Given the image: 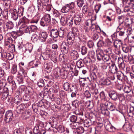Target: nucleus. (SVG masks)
<instances>
[{
	"label": "nucleus",
	"mask_w": 134,
	"mask_h": 134,
	"mask_svg": "<svg viewBox=\"0 0 134 134\" xmlns=\"http://www.w3.org/2000/svg\"><path fill=\"white\" fill-rule=\"evenodd\" d=\"M116 74L117 78L118 80L122 81L124 79V75L121 71H119Z\"/></svg>",
	"instance_id": "21"
},
{
	"label": "nucleus",
	"mask_w": 134,
	"mask_h": 134,
	"mask_svg": "<svg viewBox=\"0 0 134 134\" xmlns=\"http://www.w3.org/2000/svg\"><path fill=\"white\" fill-rule=\"evenodd\" d=\"M17 71V65L16 64H13L12 67V69L11 71L14 74H15Z\"/></svg>",
	"instance_id": "51"
},
{
	"label": "nucleus",
	"mask_w": 134,
	"mask_h": 134,
	"mask_svg": "<svg viewBox=\"0 0 134 134\" xmlns=\"http://www.w3.org/2000/svg\"><path fill=\"white\" fill-rule=\"evenodd\" d=\"M123 6L124 7V10L127 12L134 5V0H121Z\"/></svg>",
	"instance_id": "2"
},
{
	"label": "nucleus",
	"mask_w": 134,
	"mask_h": 134,
	"mask_svg": "<svg viewBox=\"0 0 134 134\" xmlns=\"http://www.w3.org/2000/svg\"><path fill=\"white\" fill-rule=\"evenodd\" d=\"M100 110L102 113L104 115H107L108 113V111L107 108L104 105V104L100 105Z\"/></svg>",
	"instance_id": "19"
},
{
	"label": "nucleus",
	"mask_w": 134,
	"mask_h": 134,
	"mask_svg": "<svg viewBox=\"0 0 134 134\" xmlns=\"http://www.w3.org/2000/svg\"><path fill=\"white\" fill-rule=\"evenodd\" d=\"M83 16V14H81L79 15H77L74 17V21L75 24L77 25H79L81 20Z\"/></svg>",
	"instance_id": "13"
},
{
	"label": "nucleus",
	"mask_w": 134,
	"mask_h": 134,
	"mask_svg": "<svg viewBox=\"0 0 134 134\" xmlns=\"http://www.w3.org/2000/svg\"><path fill=\"white\" fill-rule=\"evenodd\" d=\"M70 121L72 122H75L77 121V117L75 115H72L70 118Z\"/></svg>",
	"instance_id": "44"
},
{
	"label": "nucleus",
	"mask_w": 134,
	"mask_h": 134,
	"mask_svg": "<svg viewBox=\"0 0 134 134\" xmlns=\"http://www.w3.org/2000/svg\"><path fill=\"white\" fill-rule=\"evenodd\" d=\"M39 39L41 41H45L48 36V34L47 32H40L39 34Z\"/></svg>",
	"instance_id": "10"
},
{
	"label": "nucleus",
	"mask_w": 134,
	"mask_h": 134,
	"mask_svg": "<svg viewBox=\"0 0 134 134\" xmlns=\"http://www.w3.org/2000/svg\"><path fill=\"white\" fill-rule=\"evenodd\" d=\"M105 128L107 130L110 132H112L115 130V128L110 124L107 125L105 126Z\"/></svg>",
	"instance_id": "25"
},
{
	"label": "nucleus",
	"mask_w": 134,
	"mask_h": 134,
	"mask_svg": "<svg viewBox=\"0 0 134 134\" xmlns=\"http://www.w3.org/2000/svg\"><path fill=\"white\" fill-rule=\"evenodd\" d=\"M63 86L64 89L65 90L67 91L69 89L70 87V84L67 82H65L63 84Z\"/></svg>",
	"instance_id": "40"
},
{
	"label": "nucleus",
	"mask_w": 134,
	"mask_h": 134,
	"mask_svg": "<svg viewBox=\"0 0 134 134\" xmlns=\"http://www.w3.org/2000/svg\"><path fill=\"white\" fill-rule=\"evenodd\" d=\"M130 21V20H129L128 18H126L124 24L125 26L127 28V32L129 35L131 34L132 32V30L131 28L132 24Z\"/></svg>",
	"instance_id": "7"
},
{
	"label": "nucleus",
	"mask_w": 134,
	"mask_h": 134,
	"mask_svg": "<svg viewBox=\"0 0 134 134\" xmlns=\"http://www.w3.org/2000/svg\"><path fill=\"white\" fill-rule=\"evenodd\" d=\"M71 44L67 43L65 42L63 43L61 45V50L62 52L64 53L67 54L69 51L71 49L72 47Z\"/></svg>",
	"instance_id": "4"
},
{
	"label": "nucleus",
	"mask_w": 134,
	"mask_h": 134,
	"mask_svg": "<svg viewBox=\"0 0 134 134\" xmlns=\"http://www.w3.org/2000/svg\"><path fill=\"white\" fill-rule=\"evenodd\" d=\"M108 95L110 97L114 100L117 99L118 97L117 92L114 90H111L108 92Z\"/></svg>",
	"instance_id": "8"
},
{
	"label": "nucleus",
	"mask_w": 134,
	"mask_h": 134,
	"mask_svg": "<svg viewBox=\"0 0 134 134\" xmlns=\"http://www.w3.org/2000/svg\"><path fill=\"white\" fill-rule=\"evenodd\" d=\"M126 18V16L125 15H122L119 16L118 17V19L119 21H121L122 23H123L124 19Z\"/></svg>",
	"instance_id": "57"
},
{
	"label": "nucleus",
	"mask_w": 134,
	"mask_h": 134,
	"mask_svg": "<svg viewBox=\"0 0 134 134\" xmlns=\"http://www.w3.org/2000/svg\"><path fill=\"white\" fill-rule=\"evenodd\" d=\"M109 66L107 63H105L103 64L101 66V67L103 70L104 71H107V68L108 67H109Z\"/></svg>",
	"instance_id": "48"
},
{
	"label": "nucleus",
	"mask_w": 134,
	"mask_h": 134,
	"mask_svg": "<svg viewBox=\"0 0 134 134\" xmlns=\"http://www.w3.org/2000/svg\"><path fill=\"white\" fill-rule=\"evenodd\" d=\"M38 39H39L38 35V36L36 34L33 35L31 37V40L34 42L37 41Z\"/></svg>",
	"instance_id": "41"
},
{
	"label": "nucleus",
	"mask_w": 134,
	"mask_h": 134,
	"mask_svg": "<svg viewBox=\"0 0 134 134\" xmlns=\"http://www.w3.org/2000/svg\"><path fill=\"white\" fill-rule=\"evenodd\" d=\"M21 96L17 95L14 98V101L17 104H19L21 102Z\"/></svg>",
	"instance_id": "30"
},
{
	"label": "nucleus",
	"mask_w": 134,
	"mask_h": 134,
	"mask_svg": "<svg viewBox=\"0 0 134 134\" xmlns=\"http://www.w3.org/2000/svg\"><path fill=\"white\" fill-rule=\"evenodd\" d=\"M8 47V49L10 52H13L15 51V47L14 44H12L9 45Z\"/></svg>",
	"instance_id": "43"
},
{
	"label": "nucleus",
	"mask_w": 134,
	"mask_h": 134,
	"mask_svg": "<svg viewBox=\"0 0 134 134\" xmlns=\"http://www.w3.org/2000/svg\"><path fill=\"white\" fill-rule=\"evenodd\" d=\"M96 52L97 59L98 60H101L102 58L104 55V54L103 50L101 49L98 48L96 50Z\"/></svg>",
	"instance_id": "12"
},
{
	"label": "nucleus",
	"mask_w": 134,
	"mask_h": 134,
	"mask_svg": "<svg viewBox=\"0 0 134 134\" xmlns=\"http://www.w3.org/2000/svg\"><path fill=\"white\" fill-rule=\"evenodd\" d=\"M79 34V32L77 29L76 28H73L71 32L69 33L67 36V41L68 43L73 44L75 37L78 36Z\"/></svg>",
	"instance_id": "1"
},
{
	"label": "nucleus",
	"mask_w": 134,
	"mask_h": 134,
	"mask_svg": "<svg viewBox=\"0 0 134 134\" xmlns=\"http://www.w3.org/2000/svg\"><path fill=\"white\" fill-rule=\"evenodd\" d=\"M40 130L39 127L38 126H35L33 130L34 133L35 134H39Z\"/></svg>",
	"instance_id": "56"
},
{
	"label": "nucleus",
	"mask_w": 134,
	"mask_h": 134,
	"mask_svg": "<svg viewBox=\"0 0 134 134\" xmlns=\"http://www.w3.org/2000/svg\"><path fill=\"white\" fill-rule=\"evenodd\" d=\"M97 68H94L93 69V72L91 73L90 77L92 81H96L97 79V76L96 73L97 72Z\"/></svg>",
	"instance_id": "18"
},
{
	"label": "nucleus",
	"mask_w": 134,
	"mask_h": 134,
	"mask_svg": "<svg viewBox=\"0 0 134 134\" xmlns=\"http://www.w3.org/2000/svg\"><path fill=\"white\" fill-rule=\"evenodd\" d=\"M19 74L21 75V77H18L17 79V81L19 83H22L23 82V78L27 77L26 71L23 69L22 67H20V70L19 71Z\"/></svg>",
	"instance_id": "6"
},
{
	"label": "nucleus",
	"mask_w": 134,
	"mask_h": 134,
	"mask_svg": "<svg viewBox=\"0 0 134 134\" xmlns=\"http://www.w3.org/2000/svg\"><path fill=\"white\" fill-rule=\"evenodd\" d=\"M65 56L63 54H60L59 57V60L62 62H64L65 60Z\"/></svg>",
	"instance_id": "64"
},
{
	"label": "nucleus",
	"mask_w": 134,
	"mask_h": 134,
	"mask_svg": "<svg viewBox=\"0 0 134 134\" xmlns=\"http://www.w3.org/2000/svg\"><path fill=\"white\" fill-rule=\"evenodd\" d=\"M87 48L85 46H82L81 48V52L82 55L86 54L87 52Z\"/></svg>",
	"instance_id": "54"
},
{
	"label": "nucleus",
	"mask_w": 134,
	"mask_h": 134,
	"mask_svg": "<svg viewBox=\"0 0 134 134\" xmlns=\"http://www.w3.org/2000/svg\"><path fill=\"white\" fill-rule=\"evenodd\" d=\"M52 14L53 16V18H60V13L57 10H54L53 11Z\"/></svg>",
	"instance_id": "29"
},
{
	"label": "nucleus",
	"mask_w": 134,
	"mask_h": 134,
	"mask_svg": "<svg viewBox=\"0 0 134 134\" xmlns=\"http://www.w3.org/2000/svg\"><path fill=\"white\" fill-rule=\"evenodd\" d=\"M101 7L100 4L96 5L95 7V10L96 13H98Z\"/></svg>",
	"instance_id": "63"
},
{
	"label": "nucleus",
	"mask_w": 134,
	"mask_h": 134,
	"mask_svg": "<svg viewBox=\"0 0 134 134\" xmlns=\"http://www.w3.org/2000/svg\"><path fill=\"white\" fill-rule=\"evenodd\" d=\"M77 4L79 7H81L83 4V0H76Z\"/></svg>",
	"instance_id": "52"
},
{
	"label": "nucleus",
	"mask_w": 134,
	"mask_h": 134,
	"mask_svg": "<svg viewBox=\"0 0 134 134\" xmlns=\"http://www.w3.org/2000/svg\"><path fill=\"white\" fill-rule=\"evenodd\" d=\"M104 105L111 111L114 110L116 108L115 106L113 103L107 101L104 104Z\"/></svg>",
	"instance_id": "9"
},
{
	"label": "nucleus",
	"mask_w": 134,
	"mask_h": 134,
	"mask_svg": "<svg viewBox=\"0 0 134 134\" xmlns=\"http://www.w3.org/2000/svg\"><path fill=\"white\" fill-rule=\"evenodd\" d=\"M72 105L75 108H77L79 106V101L77 100L74 101L72 102Z\"/></svg>",
	"instance_id": "62"
},
{
	"label": "nucleus",
	"mask_w": 134,
	"mask_h": 134,
	"mask_svg": "<svg viewBox=\"0 0 134 134\" xmlns=\"http://www.w3.org/2000/svg\"><path fill=\"white\" fill-rule=\"evenodd\" d=\"M26 92L28 95H30L33 94V90L31 87L29 86L27 87Z\"/></svg>",
	"instance_id": "33"
},
{
	"label": "nucleus",
	"mask_w": 134,
	"mask_h": 134,
	"mask_svg": "<svg viewBox=\"0 0 134 134\" xmlns=\"http://www.w3.org/2000/svg\"><path fill=\"white\" fill-rule=\"evenodd\" d=\"M54 128L57 129L58 132L60 133L64 132L65 131L64 127L62 125H59L57 128L55 127Z\"/></svg>",
	"instance_id": "24"
},
{
	"label": "nucleus",
	"mask_w": 134,
	"mask_h": 134,
	"mask_svg": "<svg viewBox=\"0 0 134 134\" xmlns=\"http://www.w3.org/2000/svg\"><path fill=\"white\" fill-rule=\"evenodd\" d=\"M104 52L106 54V55H109L111 54L112 53V50L110 48H108L105 49L104 51Z\"/></svg>",
	"instance_id": "53"
},
{
	"label": "nucleus",
	"mask_w": 134,
	"mask_h": 134,
	"mask_svg": "<svg viewBox=\"0 0 134 134\" xmlns=\"http://www.w3.org/2000/svg\"><path fill=\"white\" fill-rule=\"evenodd\" d=\"M76 132L77 133L81 134L84 132V128L82 127H80L76 129Z\"/></svg>",
	"instance_id": "47"
},
{
	"label": "nucleus",
	"mask_w": 134,
	"mask_h": 134,
	"mask_svg": "<svg viewBox=\"0 0 134 134\" xmlns=\"http://www.w3.org/2000/svg\"><path fill=\"white\" fill-rule=\"evenodd\" d=\"M125 30V27L124 26H122L121 24H120L119 26L118 27L116 30L121 31V30H122L124 31Z\"/></svg>",
	"instance_id": "58"
},
{
	"label": "nucleus",
	"mask_w": 134,
	"mask_h": 134,
	"mask_svg": "<svg viewBox=\"0 0 134 134\" xmlns=\"http://www.w3.org/2000/svg\"><path fill=\"white\" fill-rule=\"evenodd\" d=\"M70 55L71 59L74 60H76L79 57L77 51L74 50L71 51Z\"/></svg>",
	"instance_id": "15"
},
{
	"label": "nucleus",
	"mask_w": 134,
	"mask_h": 134,
	"mask_svg": "<svg viewBox=\"0 0 134 134\" xmlns=\"http://www.w3.org/2000/svg\"><path fill=\"white\" fill-rule=\"evenodd\" d=\"M111 82L110 80L108 79H104L102 81V84L104 85H109L110 84Z\"/></svg>",
	"instance_id": "36"
},
{
	"label": "nucleus",
	"mask_w": 134,
	"mask_h": 134,
	"mask_svg": "<svg viewBox=\"0 0 134 134\" xmlns=\"http://www.w3.org/2000/svg\"><path fill=\"white\" fill-rule=\"evenodd\" d=\"M6 40L5 41V46H8L11 44L13 42V40L10 37H6Z\"/></svg>",
	"instance_id": "26"
},
{
	"label": "nucleus",
	"mask_w": 134,
	"mask_h": 134,
	"mask_svg": "<svg viewBox=\"0 0 134 134\" xmlns=\"http://www.w3.org/2000/svg\"><path fill=\"white\" fill-rule=\"evenodd\" d=\"M50 36L53 38H55L58 37L59 34L57 29H52L50 32Z\"/></svg>",
	"instance_id": "16"
},
{
	"label": "nucleus",
	"mask_w": 134,
	"mask_h": 134,
	"mask_svg": "<svg viewBox=\"0 0 134 134\" xmlns=\"http://www.w3.org/2000/svg\"><path fill=\"white\" fill-rule=\"evenodd\" d=\"M85 105L86 107L90 109L92 108L93 107V103L92 101L88 100L86 102Z\"/></svg>",
	"instance_id": "22"
},
{
	"label": "nucleus",
	"mask_w": 134,
	"mask_h": 134,
	"mask_svg": "<svg viewBox=\"0 0 134 134\" xmlns=\"http://www.w3.org/2000/svg\"><path fill=\"white\" fill-rule=\"evenodd\" d=\"M27 21V19L25 17L21 18L20 19L19 23L21 24V23H26Z\"/></svg>",
	"instance_id": "55"
},
{
	"label": "nucleus",
	"mask_w": 134,
	"mask_h": 134,
	"mask_svg": "<svg viewBox=\"0 0 134 134\" xmlns=\"http://www.w3.org/2000/svg\"><path fill=\"white\" fill-rule=\"evenodd\" d=\"M109 70L113 74L116 73L119 71L115 64H112L110 66H109Z\"/></svg>",
	"instance_id": "17"
},
{
	"label": "nucleus",
	"mask_w": 134,
	"mask_h": 134,
	"mask_svg": "<svg viewBox=\"0 0 134 134\" xmlns=\"http://www.w3.org/2000/svg\"><path fill=\"white\" fill-rule=\"evenodd\" d=\"M123 90L124 92L126 93H128L131 91L132 89L131 86H125L123 88Z\"/></svg>",
	"instance_id": "28"
},
{
	"label": "nucleus",
	"mask_w": 134,
	"mask_h": 134,
	"mask_svg": "<svg viewBox=\"0 0 134 134\" xmlns=\"http://www.w3.org/2000/svg\"><path fill=\"white\" fill-rule=\"evenodd\" d=\"M24 109V105L21 104L18 106L16 108V111L19 114L23 113Z\"/></svg>",
	"instance_id": "20"
},
{
	"label": "nucleus",
	"mask_w": 134,
	"mask_h": 134,
	"mask_svg": "<svg viewBox=\"0 0 134 134\" xmlns=\"http://www.w3.org/2000/svg\"><path fill=\"white\" fill-rule=\"evenodd\" d=\"M70 9L67 4L64 6L61 9L62 12L63 13H66L68 12Z\"/></svg>",
	"instance_id": "31"
},
{
	"label": "nucleus",
	"mask_w": 134,
	"mask_h": 134,
	"mask_svg": "<svg viewBox=\"0 0 134 134\" xmlns=\"http://www.w3.org/2000/svg\"><path fill=\"white\" fill-rule=\"evenodd\" d=\"M32 32H36L38 30V28L37 27L34 25H32L30 26Z\"/></svg>",
	"instance_id": "61"
},
{
	"label": "nucleus",
	"mask_w": 134,
	"mask_h": 134,
	"mask_svg": "<svg viewBox=\"0 0 134 134\" xmlns=\"http://www.w3.org/2000/svg\"><path fill=\"white\" fill-rule=\"evenodd\" d=\"M97 46L98 47H101L104 46V40L103 38H102L99 40L97 43Z\"/></svg>",
	"instance_id": "23"
},
{
	"label": "nucleus",
	"mask_w": 134,
	"mask_h": 134,
	"mask_svg": "<svg viewBox=\"0 0 134 134\" xmlns=\"http://www.w3.org/2000/svg\"><path fill=\"white\" fill-rule=\"evenodd\" d=\"M33 48V46L31 43H28L26 45L25 50L26 51H29V53H30Z\"/></svg>",
	"instance_id": "27"
},
{
	"label": "nucleus",
	"mask_w": 134,
	"mask_h": 134,
	"mask_svg": "<svg viewBox=\"0 0 134 134\" xmlns=\"http://www.w3.org/2000/svg\"><path fill=\"white\" fill-rule=\"evenodd\" d=\"M21 29H23V30L26 33L30 34L32 32L31 26H27L25 24L21 25Z\"/></svg>",
	"instance_id": "14"
},
{
	"label": "nucleus",
	"mask_w": 134,
	"mask_h": 134,
	"mask_svg": "<svg viewBox=\"0 0 134 134\" xmlns=\"http://www.w3.org/2000/svg\"><path fill=\"white\" fill-rule=\"evenodd\" d=\"M13 113L10 110L7 111L5 113L4 119L5 122L6 123H9L12 121L13 119Z\"/></svg>",
	"instance_id": "5"
},
{
	"label": "nucleus",
	"mask_w": 134,
	"mask_h": 134,
	"mask_svg": "<svg viewBox=\"0 0 134 134\" xmlns=\"http://www.w3.org/2000/svg\"><path fill=\"white\" fill-rule=\"evenodd\" d=\"M104 62H107L110 59V57L109 55L104 54L102 58V59Z\"/></svg>",
	"instance_id": "46"
},
{
	"label": "nucleus",
	"mask_w": 134,
	"mask_h": 134,
	"mask_svg": "<svg viewBox=\"0 0 134 134\" xmlns=\"http://www.w3.org/2000/svg\"><path fill=\"white\" fill-rule=\"evenodd\" d=\"M51 21V16L49 14L45 15L41 19L40 24L43 27L47 26Z\"/></svg>",
	"instance_id": "3"
},
{
	"label": "nucleus",
	"mask_w": 134,
	"mask_h": 134,
	"mask_svg": "<svg viewBox=\"0 0 134 134\" xmlns=\"http://www.w3.org/2000/svg\"><path fill=\"white\" fill-rule=\"evenodd\" d=\"M76 65L78 68H81L84 66V64L80 60L77 62Z\"/></svg>",
	"instance_id": "49"
},
{
	"label": "nucleus",
	"mask_w": 134,
	"mask_h": 134,
	"mask_svg": "<svg viewBox=\"0 0 134 134\" xmlns=\"http://www.w3.org/2000/svg\"><path fill=\"white\" fill-rule=\"evenodd\" d=\"M104 40V46H111V42L108 39L106 38Z\"/></svg>",
	"instance_id": "45"
},
{
	"label": "nucleus",
	"mask_w": 134,
	"mask_h": 134,
	"mask_svg": "<svg viewBox=\"0 0 134 134\" xmlns=\"http://www.w3.org/2000/svg\"><path fill=\"white\" fill-rule=\"evenodd\" d=\"M73 23V20L72 18H67L66 25L69 26H71Z\"/></svg>",
	"instance_id": "35"
},
{
	"label": "nucleus",
	"mask_w": 134,
	"mask_h": 134,
	"mask_svg": "<svg viewBox=\"0 0 134 134\" xmlns=\"http://www.w3.org/2000/svg\"><path fill=\"white\" fill-rule=\"evenodd\" d=\"M68 18H65L64 17H62L60 20V21L63 26L66 25V21Z\"/></svg>",
	"instance_id": "42"
},
{
	"label": "nucleus",
	"mask_w": 134,
	"mask_h": 134,
	"mask_svg": "<svg viewBox=\"0 0 134 134\" xmlns=\"http://www.w3.org/2000/svg\"><path fill=\"white\" fill-rule=\"evenodd\" d=\"M14 27L13 23L11 22H7L4 27V30L5 31H7L8 30L12 29Z\"/></svg>",
	"instance_id": "11"
},
{
	"label": "nucleus",
	"mask_w": 134,
	"mask_h": 134,
	"mask_svg": "<svg viewBox=\"0 0 134 134\" xmlns=\"http://www.w3.org/2000/svg\"><path fill=\"white\" fill-rule=\"evenodd\" d=\"M38 106L37 104H33L32 105V108L34 111L37 112L38 110Z\"/></svg>",
	"instance_id": "60"
},
{
	"label": "nucleus",
	"mask_w": 134,
	"mask_h": 134,
	"mask_svg": "<svg viewBox=\"0 0 134 134\" xmlns=\"http://www.w3.org/2000/svg\"><path fill=\"white\" fill-rule=\"evenodd\" d=\"M3 1L5 5L7 8H9L11 5L12 1L10 0H5Z\"/></svg>",
	"instance_id": "38"
},
{
	"label": "nucleus",
	"mask_w": 134,
	"mask_h": 134,
	"mask_svg": "<svg viewBox=\"0 0 134 134\" xmlns=\"http://www.w3.org/2000/svg\"><path fill=\"white\" fill-rule=\"evenodd\" d=\"M94 45V43L92 41H89L87 42V45L90 48L93 47Z\"/></svg>",
	"instance_id": "59"
},
{
	"label": "nucleus",
	"mask_w": 134,
	"mask_h": 134,
	"mask_svg": "<svg viewBox=\"0 0 134 134\" xmlns=\"http://www.w3.org/2000/svg\"><path fill=\"white\" fill-rule=\"evenodd\" d=\"M60 71L61 70L60 69H56L54 71L53 74L56 77H58L60 75Z\"/></svg>",
	"instance_id": "50"
},
{
	"label": "nucleus",
	"mask_w": 134,
	"mask_h": 134,
	"mask_svg": "<svg viewBox=\"0 0 134 134\" xmlns=\"http://www.w3.org/2000/svg\"><path fill=\"white\" fill-rule=\"evenodd\" d=\"M122 49L124 52L127 53L129 52V47L127 45L124 44L122 46Z\"/></svg>",
	"instance_id": "37"
},
{
	"label": "nucleus",
	"mask_w": 134,
	"mask_h": 134,
	"mask_svg": "<svg viewBox=\"0 0 134 134\" xmlns=\"http://www.w3.org/2000/svg\"><path fill=\"white\" fill-rule=\"evenodd\" d=\"M64 29L62 27L60 28L58 33L59 34V36L60 37H63L64 36Z\"/></svg>",
	"instance_id": "32"
},
{
	"label": "nucleus",
	"mask_w": 134,
	"mask_h": 134,
	"mask_svg": "<svg viewBox=\"0 0 134 134\" xmlns=\"http://www.w3.org/2000/svg\"><path fill=\"white\" fill-rule=\"evenodd\" d=\"M24 9V8L22 7L18 8L17 10V13L18 15L19 16H20L23 15Z\"/></svg>",
	"instance_id": "34"
},
{
	"label": "nucleus",
	"mask_w": 134,
	"mask_h": 134,
	"mask_svg": "<svg viewBox=\"0 0 134 134\" xmlns=\"http://www.w3.org/2000/svg\"><path fill=\"white\" fill-rule=\"evenodd\" d=\"M92 34V38L94 41H96L98 39L99 37L98 34L96 32H93Z\"/></svg>",
	"instance_id": "39"
}]
</instances>
